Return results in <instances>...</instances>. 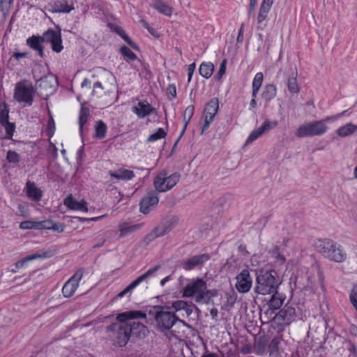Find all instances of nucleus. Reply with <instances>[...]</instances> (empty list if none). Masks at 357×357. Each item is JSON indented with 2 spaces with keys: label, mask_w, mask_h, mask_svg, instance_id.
<instances>
[{
  "label": "nucleus",
  "mask_w": 357,
  "mask_h": 357,
  "mask_svg": "<svg viewBox=\"0 0 357 357\" xmlns=\"http://www.w3.org/2000/svg\"><path fill=\"white\" fill-rule=\"evenodd\" d=\"M151 6L160 14L167 17H171L174 12L172 6L160 0H154L151 4Z\"/></svg>",
  "instance_id": "a878e982"
},
{
  "label": "nucleus",
  "mask_w": 357,
  "mask_h": 357,
  "mask_svg": "<svg viewBox=\"0 0 357 357\" xmlns=\"http://www.w3.org/2000/svg\"><path fill=\"white\" fill-rule=\"evenodd\" d=\"M1 126L5 130V137L11 139L15 130V124L8 121V112L6 109H1Z\"/></svg>",
  "instance_id": "5701e85b"
},
{
  "label": "nucleus",
  "mask_w": 357,
  "mask_h": 357,
  "mask_svg": "<svg viewBox=\"0 0 357 357\" xmlns=\"http://www.w3.org/2000/svg\"><path fill=\"white\" fill-rule=\"evenodd\" d=\"M155 111V108L146 100L139 101L132 107V112L139 119L146 118Z\"/></svg>",
  "instance_id": "a211bd4d"
},
{
  "label": "nucleus",
  "mask_w": 357,
  "mask_h": 357,
  "mask_svg": "<svg viewBox=\"0 0 357 357\" xmlns=\"http://www.w3.org/2000/svg\"><path fill=\"white\" fill-rule=\"evenodd\" d=\"M130 327L132 328V331H133L134 333H135V330L139 331V333H137V335L139 336H144L148 332L147 328L141 323H134L133 325Z\"/></svg>",
  "instance_id": "c03bdc74"
},
{
  "label": "nucleus",
  "mask_w": 357,
  "mask_h": 357,
  "mask_svg": "<svg viewBox=\"0 0 357 357\" xmlns=\"http://www.w3.org/2000/svg\"><path fill=\"white\" fill-rule=\"evenodd\" d=\"M52 229L59 232V233H61L64 231L65 229V225L62 223H52Z\"/></svg>",
  "instance_id": "5fc2aeb1"
},
{
  "label": "nucleus",
  "mask_w": 357,
  "mask_h": 357,
  "mask_svg": "<svg viewBox=\"0 0 357 357\" xmlns=\"http://www.w3.org/2000/svg\"><path fill=\"white\" fill-rule=\"evenodd\" d=\"M273 3V0H263L258 14H257V29L258 30L263 31L266 27V24L265 23V20H266L268 13L271 10L272 4Z\"/></svg>",
  "instance_id": "4468645a"
},
{
  "label": "nucleus",
  "mask_w": 357,
  "mask_h": 357,
  "mask_svg": "<svg viewBox=\"0 0 357 357\" xmlns=\"http://www.w3.org/2000/svg\"><path fill=\"white\" fill-rule=\"evenodd\" d=\"M278 126V121L277 120H269L266 119L262 125L260 126L264 133H266L271 130L274 129Z\"/></svg>",
  "instance_id": "58836bf2"
},
{
  "label": "nucleus",
  "mask_w": 357,
  "mask_h": 357,
  "mask_svg": "<svg viewBox=\"0 0 357 357\" xmlns=\"http://www.w3.org/2000/svg\"><path fill=\"white\" fill-rule=\"evenodd\" d=\"M296 313L294 307H287L280 310L275 316V320L281 325H289L296 319Z\"/></svg>",
  "instance_id": "f3484780"
},
{
  "label": "nucleus",
  "mask_w": 357,
  "mask_h": 357,
  "mask_svg": "<svg viewBox=\"0 0 357 357\" xmlns=\"http://www.w3.org/2000/svg\"><path fill=\"white\" fill-rule=\"evenodd\" d=\"M94 137L102 139L106 137L107 126L102 121L100 120L96 121L94 126Z\"/></svg>",
  "instance_id": "c756f323"
},
{
  "label": "nucleus",
  "mask_w": 357,
  "mask_h": 357,
  "mask_svg": "<svg viewBox=\"0 0 357 357\" xmlns=\"http://www.w3.org/2000/svg\"><path fill=\"white\" fill-rule=\"evenodd\" d=\"M13 0H1V4H3V6L8 9L10 4L12 3Z\"/></svg>",
  "instance_id": "e2e57ef3"
},
{
  "label": "nucleus",
  "mask_w": 357,
  "mask_h": 357,
  "mask_svg": "<svg viewBox=\"0 0 357 357\" xmlns=\"http://www.w3.org/2000/svg\"><path fill=\"white\" fill-rule=\"evenodd\" d=\"M179 179L180 175L177 173L167 175V172H161L154 179V186L158 192H166L176 185Z\"/></svg>",
  "instance_id": "6e6552de"
},
{
  "label": "nucleus",
  "mask_w": 357,
  "mask_h": 357,
  "mask_svg": "<svg viewBox=\"0 0 357 357\" xmlns=\"http://www.w3.org/2000/svg\"><path fill=\"white\" fill-rule=\"evenodd\" d=\"M264 132L261 130L260 126L256 129H254L248 135L245 146H247L250 144H251L252 142L258 139L259 137H261L262 135H264Z\"/></svg>",
  "instance_id": "ea45409f"
},
{
  "label": "nucleus",
  "mask_w": 357,
  "mask_h": 357,
  "mask_svg": "<svg viewBox=\"0 0 357 357\" xmlns=\"http://www.w3.org/2000/svg\"><path fill=\"white\" fill-rule=\"evenodd\" d=\"M283 301L284 299L281 296H280L278 294H274L269 301L268 305L271 308L276 310L282 306Z\"/></svg>",
  "instance_id": "e433bc0d"
},
{
  "label": "nucleus",
  "mask_w": 357,
  "mask_h": 357,
  "mask_svg": "<svg viewBox=\"0 0 357 357\" xmlns=\"http://www.w3.org/2000/svg\"><path fill=\"white\" fill-rule=\"evenodd\" d=\"M208 255L205 254L194 256L183 262L182 267L183 269L189 271L197 266L203 264L204 262L208 261Z\"/></svg>",
  "instance_id": "4be33fe9"
},
{
  "label": "nucleus",
  "mask_w": 357,
  "mask_h": 357,
  "mask_svg": "<svg viewBox=\"0 0 357 357\" xmlns=\"http://www.w3.org/2000/svg\"><path fill=\"white\" fill-rule=\"evenodd\" d=\"M44 257H45V255L38 254V253H35V254L29 255V256L23 258L22 259L18 261L16 263L15 266L18 269L24 268L29 261L39 259V258H42Z\"/></svg>",
  "instance_id": "473e14b6"
},
{
  "label": "nucleus",
  "mask_w": 357,
  "mask_h": 357,
  "mask_svg": "<svg viewBox=\"0 0 357 357\" xmlns=\"http://www.w3.org/2000/svg\"><path fill=\"white\" fill-rule=\"evenodd\" d=\"M314 246L318 252L331 261L342 262L346 259V252L341 246L330 239H319Z\"/></svg>",
  "instance_id": "20e7f679"
},
{
  "label": "nucleus",
  "mask_w": 357,
  "mask_h": 357,
  "mask_svg": "<svg viewBox=\"0 0 357 357\" xmlns=\"http://www.w3.org/2000/svg\"><path fill=\"white\" fill-rule=\"evenodd\" d=\"M277 94V88L273 84H266L264 86L261 97L266 102H269L273 100Z\"/></svg>",
  "instance_id": "c85d7f7f"
},
{
  "label": "nucleus",
  "mask_w": 357,
  "mask_h": 357,
  "mask_svg": "<svg viewBox=\"0 0 357 357\" xmlns=\"http://www.w3.org/2000/svg\"><path fill=\"white\" fill-rule=\"evenodd\" d=\"M73 8L67 3L66 0H61L55 3L54 11L56 13H69Z\"/></svg>",
  "instance_id": "f704fd0d"
},
{
  "label": "nucleus",
  "mask_w": 357,
  "mask_h": 357,
  "mask_svg": "<svg viewBox=\"0 0 357 357\" xmlns=\"http://www.w3.org/2000/svg\"><path fill=\"white\" fill-rule=\"evenodd\" d=\"M195 112V107L193 105H189L187 107L183 114V123H185V126H188L190 123Z\"/></svg>",
  "instance_id": "a19ab883"
},
{
  "label": "nucleus",
  "mask_w": 357,
  "mask_h": 357,
  "mask_svg": "<svg viewBox=\"0 0 357 357\" xmlns=\"http://www.w3.org/2000/svg\"><path fill=\"white\" fill-rule=\"evenodd\" d=\"M252 286V278L248 270L243 269L236 277L235 287L239 293L248 292Z\"/></svg>",
  "instance_id": "9d476101"
},
{
  "label": "nucleus",
  "mask_w": 357,
  "mask_h": 357,
  "mask_svg": "<svg viewBox=\"0 0 357 357\" xmlns=\"http://www.w3.org/2000/svg\"><path fill=\"white\" fill-rule=\"evenodd\" d=\"M121 37L135 50H138V47L124 33H120Z\"/></svg>",
  "instance_id": "6e6d98bb"
},
{
  "label": "nucleus",
  "mask_w": 357,
  "mask_h": 357,
  "mask_svg": "<svg viewBox=\"0 0 357 357\" xmlns=\"http://www.w3.org/2000/svg\"><path fill=\"white\" fill-rule=\"evenodd\" d=\"M178 219L174 217L167 221L162 226L158 227L149 234L145 238L146 241H151L160 236H162L169 233L178 223Z\"/></svg>",
  "instance_id": "9b49d317"
},
{
  "label": "nucleus",
  "mask_w": 357,
  "mask_h": 357,
  "mask_svg": "<svg viewBox=\"0 0 357 357\" xmlns=\"http://www.w3.org/2000/svg\"><path fill=\"white\" fill-rule=\"evenodd\" d=\"M52 222L49 220L38 221V229H52Z\"/></svg>",
  "instance_id": "3c124183"
},
{
  "label": "nucleus",
  "mask_w": 357,
  "mask_h": 357,
  "mask_svg": "<svg viewBox=\"0 0 357 357\" xmlns=\"http://www.w3.org/2000/svg\"><path fill=\"white\" fill-rule=\"evenodd\" d=\"M140 228L139 225H128L126 223H123L120 225L119 226V232H120V236L124 237L127 235H128L130 233L134 232L135 231L139 229Z\"/></svg>",
  "instance_id": "72a5a7b5"
},
{
  "label": "nucleus",
  "mask_w": 357,
  "mask_h": 357,
  "mask_svg": "<svg viewBox=\"0 0 357 357\" xmlns=\"http://www.w3.org/2000/svg\"><path fill=\"white\" fill-rule=\"evenodd\" d=\"M159 266H156L152 268H150L146 273L139 276L134 281H132L128 287H126L123 291L119 292L117 294V297L122 298L128 293L131 292L140 283H142L144 281H146L147 279L151 277L159 269Z\"/></svg>",
  "instance_id": "ddd939ff"
},
{
  "label": "nucleus",
  "mask_w": 357,
  "mask_h": 357,
  "mask_svg": "<svg viewBox=\"0 0 357 357\" xmlns=\"http://www.w3.org/2000/svg\"><path fill=\"white\" fill-rule=\"evenodd\" d=\"M63 204L70 210L88 212V204L84 199L77 200L72 195H69L63 200Z\"/></svg>",
  "instance_id": "6ab92c4d"
},
{
  "label": "nucleus",
  "mask_w": 357,
  "mask_h": 357,
  "mask_svg": "<svg viewBox=\"0 0 357 357\" xmlns=\"http://www.w3.org/2000/svg\"><path fill=\"white\" fill-rule=\"evenodd\" d=\"M347 110H344V111H343L340 113L336 114L335 115L326 116L321 121H324V123H326V124L327 122H333V121H337L340 118L342 117L343 116H344L347 114Z\"/></svg>",
  "instance_id": "8fccbe9b"
},
{
  "label": "nucleus",
  "mask_w": 357,
  "mask_h": 357,
  "mask_svg": "<svg viewBox=\"0 0 357 357\" xmlns=\"http://www.w3.org/2000/svg\"><path fill=\"white\" fill-rule=\"evenodd\" d=\"M20 228L22 229H38V221L26 220L22 222Z\"/></svg>",
  "instance_id": "a18cd8bd"
},
{
  "label": "nucleus",
  "mask_w": 357,
  "mask_h": 357,
  "mask_svg": "<svg viewBox=\"0 0 357 357\" xmlns=\"http://www.w3.org/2000/svg\"><path fill=\"white\" fill-rule=\"evenodd\" d=\"M120 52L128 62L137 60V55L134 52H132V50L128 47H121L120 49Z\"/></svg>",
  "instance_id": "4c0bfd02"
},
{
  "label": "nucleus",
  "mask_w": 357,
  "mask_h": 357,
  "mask_svg": "<svg viewBox=\"0 0 357 357\" xmlns=\"http://www.w3.org/2000/svg\"><path fill=\"white\" fill-rule=\"evenodd\" d=\"M349 351L351 353V355L349 357H356V346L354 345V344H351V346H350V348H349Z\"/></svg>",
  "instance_id": "bf43d9fd"
},
{
  "label": "nucleus",
  "mask_w": 357,
  "mask_h": 357,
  "mask_svg": "<svg viewBox=\"0 0 357 357\" xmlns=\"http://www.w3.org/2000/svg\"><path fill=\"white\" fill-rule=\"evenodd\" d=\"M215 295L211 290L207 289L206 282L200 278L190 280L183 291V296L191 298L196 296L195 301L199 303H208L212 296Z\"/></svg>",
  "instance_id": "7ed1b4c3"
},
{
  "label": "nucleus",
  "mask_w": 357,
  "mask_h": 357,
  "mask_svg": "<svg viewBox=\"0 0 357 357\" xmlns=\"http://www.w3.org/2000/svg\"><path fill=\"white\" fill-rule=\"evenodd\" d=\"M219 108V102L218 99L213 98L211 100L207 105L205 106L202 119L204 120V124L202 127V134H204L206 131L211 123L213 121L214 118L218 112Z\"/></svg>",
  "instance_id": "1a4fd4ad"
},
{
  "label": "nucleus",
  "mask_w": 357,
  "mask_h": 357,
  "mask_svg": "<svg viewBox=\"0 0 357 357\" xmlns=\"http://www.w3.org/2000/svg\"><path fill=\"white\" fill-rule=\"evenodd\" d=\"M168 310L166 307L157 305L149 310V314L153 317L158 330L161 332L169 331L177 323L183 327L188 326L186 323L181 320L174 312Z\"/></svg>",
  "instance_id": "f03ea898"
},
{
  "label": "nucleus",
  "mask_w": 357,
  "mask_h": 357,
  "mask_svg": "<svg viewBox=\"0 0 357 357\" xmlns=\"http://www.w3.org/2000/svg\"><path fill=\"white\" fill-rule=\"evenodd\" d=\"M167 135L166 131L162 128H158L154 133L151 134L149 138V142H155L157 140H159L160 139L165 138Z\"/></svg>",
  "instance_id": "79ce46f5"
},
{
  "label": "nucleus",
  "mask_w": 357,
  "mask_h": 357,
  "mask_svg": "<svg viewBox=\"0 0 357 357\" xmlns=\"http://www.w3.org/2000/svg\"><path fill=\"white\" fill-rule=\"evenodd\" d=\"M83 276L81 271H77L75 274L65 283L62 289V292L66 298L71 297L79 287L80 280Z\"/></svg>",
  "instance_id": "f8f14e48"
},
{
  "label": "nucleus",
  "mask_w": 357,
  "mask_h": 357,
  "mask_svg": "<svg viewBox=\"0 0 357 357\" xmlns=\"http://www.w3.org/2000/svg\"><path fill=\"white\" fill-rule=\"evenodd\" d=\"M168 91L172 95L173 98H175L176 96V89L174 86H169L168 87Z\"/></svg>",
  "instance_id": "052dcab7"
},
{
  "label": "nucleus",
  "mask_w": 357,
  "mask_h": 357,
  "mask_svg": "<svg viewBox=\"0 0 357 357\" xmlns=\"http://www.w3.org/2000/svg\"><path fill=\"white\" fill-rule=\"evenodd\" d=\"M276 280L271 271H259L257 273L255 292L262 295H267L275 292Z\"/></svg>",
  "instance_id": "423d86ee"
},
{
  "label": "nucleus",
  "mask_w": 357,
  "mask_h": 357,
  "mask_svg": "<svg viewBox=\"0 0 357 357\" xmlns=\"http://www.w3.org/2000/svg\"><path fill=\"white\" fill-rule=\"evenodd\" d=\"M226 66L227 61L225 59L221 63L219 70L215 75L216 79L220 80L222 77L223 75L225 73L226 71Z\"/></svg>",
  "instance_id": "603ef678"
},
{
  "label": "nucleus",
  "mask_w": 357,
  "mask_h": 357,
  "mask_svg": "<svg viewBox=\"0 0 357 357\" xmlns=\"http://www.w3.org/2000/svg\"><path fill=\"white\" fill-rule=\"evenodd\" d=\"M166 308H172L175 312L183 310L187 316H189L192 312V305L188 303L186 301L181 300L173 302L171 307L166 306Z\"/></svg>",
  "instance_id": "bb28decb"
},
{
  "label": "nucleus",
  "mask_w": 357,
  "mask_h": 357,
  "mask_svg": "<svg viewBox=\"0 0 357 357\" xmlns=\"http://www.w3.org/2000/svg\"><path fill=\"white\" fill-rule=\"evenodd\" d=\"M89 115V110L87 107H85L84 106H82L79 114V130L82 132L83 130V126L88 121V117Z\"/></svg>",
  "instance_id": "c9c22d12"
},
{
  "label": "nucleus",
  "mask_w": 357,
  "mask_h": 357,
  "mask_svg": "<svg viewBox=\"0 0 357 357\" xmlns=\"http://www.w3.org/2000/svg\"><path fill=\"white\" fill-rule=\"evenodd\" d=\"M256 3H257V0H250V11L255 10Z\"/></svg>",
  "instance_id": "69168bd1"
},
{
  "label": "nucleus",
  "mask_w": 357,
  "mask_h": 357,
  "mask_svg": "<svg viewBox=\"0 0 357 357\" xmlns=\"http://www.w3.org/2000/svg\"><path fill=\"white\" fill-rule=\"evenodd\" d=\"M298 73L296 69H292L287 73V86L291 93H298L300 87L297 83Z\"/></svg>",
  "instance_id": "b1692460"
},
{
  "label": "nucleus",
  "mask_w": 357,
  "mask_h": 357,
  "mask_svg": "<svg viewBox=\"0 0 357 357\" xmlns=\"http://www.w3.org/2000/svg\"><path fill=\"white\" fill-rule=\"evenodd\" d=\"M272 255L279 265H283L285 263V258L279 252L278 248H274L272 250Z\"/></svg>",
  "instance_id": "09e8293b"
},
{
  "label": "nucleus",
  "mask_w": 357,
  "mask_h": 357,
  "mask_svg": "<svg viewBox=\"0 0 357 357\" xmlns=\"http://www.w3.org/2000/svg\"><path fill=\"white\" fill-rule=\"evenodd\" d=\"M214 70V66L212 63H202L199 66V73L204 78H209Z\"/></svg>",
  "instance_id": "2f4dec72"
},
{
  "label": "nucleus",
  "mask_w": 357,
  "mask_h": 357,
  "mask_svg": "<svg viewBox=\"0 0 357 357\" xmlns=\"http://www.w3.org/2000/svg\"><path fill=\"white\" fill-rule=\"evenodd\" d=\"M35 91L31 82L23 80L16 84L14 98L19 102L31 105Z\"/></svg>",
  "instance_id": "0eeeda50"
},
{
  "label": "nucleus",
  "mask_w": 357,
  "mask_h": 357,
  "mask_svg": "<svg viewBox=\"0 0 357 357\" xmlns=\"http://www.w3.org/2000/svg\"><path fill=\"white\" fill-rule=\"evenodd\" d=\"M188 126H185V123H184L183 125V128L182 129V130L181 131V133H180V135L178 138V141L182 137V136L183 135V134L185 133V130H186V128H187Z\"/></svg>",
  "instance_id": "774afa93"
},
{
  "label": "nucleus",
  "mask_w": 357,
  "mask_h": 357,
  "mask_svg": "<svg viewBox=\"0 0 357 357\" xmlns=\"http://www.w3.org/2000/svg\"><path fill=\"white\" fill-rule=\"evenodd\" d=\"M26 197L31 201L38 202L43 197V191L35 183L28 181L24 188Z\"/></svg>",
  "instance_id": "aec40b11"
},
{
  "label": "nucleus",
  "mask_w": 357,
  "mask_h": 357,
  "mask_svg": "<svg viewBox=\"0 0 357 357\" xmlns=\"http://www.w3.org/2000/svg\"><path fill=\"white\" fill-rule=\"evenodd\" d=\"M105 215H100V216H97V217H93V218H89V222L90 221H98V220H100L101 219H102Z\"/></svg>",
  "instance_id": "338daca9"
},
{
  "label": "nucleus",
  "mask_w": 357,
  "mask_h": 357,
  "mask_svg": "<svg viewBox=\"0 0 357 357\" xmlns=\"http://www.w3.org/2000/svg\"><path fill=\"white\" fill-rule=\"evenodd\" d=\"M349 301L357 312V284H354L349 292Z\"/></svg>",
  "instance_id": "37998d69"
},
{
  "label": "nucleus",
  "mask_w": 357,
  "mask_h": 357,
  "mask_svg": "<svg viewBox=\"0 0 357 357\" xmlns=\"http://www.w3.org/2000/svg\"><path fill=\"white\" fill-rule=\"evenodd\" d=\"M278 343L279 342L277 339L271 340L268 346L269 355L271 357H277Z\"/></svg>",
  "instance_id": "de8ad7c7"
},
{
  "label": "nucleus",
  "mask_w": 357,
  "mask_h": 357,
  "mask_svg": "<svg viewBox=\"0 0 357 357\" xmlns=\"http://www.w3.org/2000/svg\"><path fill=\"white\" fill-rule=\"evenodd\" d=\"M56 83V78L53 75L47 76L43 77L40 81V86L43 88H47L49 84H53Z\"/></svg>",
  "instance_id": "49530a36"
},
{
  "label": "nucleus",
  "mask_w": 357,
  "mask_h": 357,
  "mask_svg": "<svg viewBox=\"0 0 357 357\" xmlns=\"http://www.w3.org/2000/svg\"><path fill=\"white\" fill-rule=\"evenodd\" d=\"M28 53L27 52H22V53H15L13 56L17 59H20L22 58L27 56Z\"/></svg>",
  "instance_id": "0e129e2a"
},
{
  "label": "nucleus",
  "mask_w": 357,
  "mask_h": 357,
  "mask_svg": "<svg viewBox=\"0 0 357 357\" xmlns=\"http://www.w3.org/2000/svg\"><path fill=\"white\" fill-rule=\"evenodd\" d=\"M195 67H196V65H195V63H192L190 64L188 66V82H190V80L192 79V77L193 73L195 71Z\"/></svg>",
  "instance_id": "4d7b16f0"
},
{
  "label": "nucleus",
  "mask_w": 357,
  "mask_h": 357,
  "mask_svg": "<svg viewBox=\"0 0 357 357\" xmlns=\"http://www.w3.org/2000/svg\"><path fill=\"white\" fill-rule=\"evenodd\" d=\"M146 318V314L142 311H128L119 314L116 317V319L122 323L123 324L120 326H117L116 324H114L112 326V330L117 331L116 333V343L119 346L122 347L126 344L128 342L129 337L130 336V333L132 332V328L130 326L126 324H124L128 320L130 319H145Z\"/></svg>",
  "instance_id": "f257e3e1"
},
{
  "label": "nucleus",
  "mask_w": 357,
  "mask_h": 357,
  "mask_svg": "<svg viewBox=\"0 0 357 357\" xmlns=\"http://www.w3.org/2000/svg\"><path fill=\"white\" fill-rule=\"evenodd\" d=\"M109 174L111 177L123 181H129L135 177L132 171L123 168L119 169L116 172H109Z\"/></svg>",
  "instance_id": "cd10ccee"
},
{
  "label": "nucleus",
  "mask_w": 357,
  "mask_h": 357,
  "mask_svg": "<svg viewBox=\"0 0 357 357\" xmlns=\"http://www.w3.org/2000/svg\"><path fill=\"white\" fill-rule=\"evenodd\" d=\"M18 208L21 215L26 217L29 215V210L26 206L23 205H19Z\"/></svg>",
  "instance_id": "13d9d810"
},
{
  "label": "nucleus",
  "mask_w": 357,
  "mask_h": 357,
  "mask_svg": "<svg viewBox=\"0 0 357 357\" xmlns=\"http://www.w3.org/2000/svg\"><path fill=\"white\" fill-rule=\"evenodd\" d=\"M356 132L357 125L349 122L340 126L335 130V134L340 138H345L354 135Z\"/></svg>",
  "instance_id": "393cba45"
},
{
  "label": "nucleus",
  "mask_w": 357,
  "mask_h": 357,
  "mask_svg": "<svg viewBox=\"0 0 357 357\" xmlns=\"http://www.w3.org/2000/svg\"><path fill=\"white\" fill-rule=\"evenodd\" d=\"M7 160L10 162L17 163L19 160V155L15 151H8L7 153Z\"/></svg>",
  "instance_id": "864d4df0"
},
{
  "label": "nucleus",
  "mask_w": 357,
  "mask_h": 357,
  "mask_svg": "<svg viewBox=\"0 0 357 357\" xmlns=\"http://www.w3.org/2000/svg\"><path fill=\"white\" fill-rule=\"evenodd\" d=\"M45 40L51 44L52 49L55 52H61L63 49L61 33L53 30H48L45 33Z\"/></svg>",
  "instance_id": "2eb2a0df"
},
{
  "label": "nucleus",
  "mask_w": 357,
  "mask_h": 357,
  "mask_svg": "<svg viewBox=\"0 0 357 357\" xmlns=\"http://www.w3.org/2000/svg\"><path fill=\"white\" fill-rule=\"evenodd\" d=\"M328 130V126L323 121H313L298 126L295 135L298 138L321 136Z\"/></svg>",
  "instance_id": "39448f33"
},
{
  "label": "nucleus",
  "mask_w": 357,
  "mask_h": 357,
  "mask_svg": "<svg viewBox=\"0 0 357 357\" xmlns=\"http://www.w3.org/2000/svg\"><path fill=\"white\" fill-rule=\"evenodd\" d=\"M256 98L252 96V100L250 102V109H254L257 107V102H256Z\"/></svg>",
  "instance_id": "680f3d73"
},
{
  "label": "nucleus",
  "mask_w": 357,
  "mask_h": 357,
  "mask_svg": "<svg viewBox=\"0 0 357 357\" xmlns=\"http://www.w3.org/2000/svg\"><path fill=\"white\" fill-rule=\"evenodd\" d=\"M158 197L155 192H148L141 200L140 211L148 214L158 204Z\"/></svg>",
  "instance_id": "dca6fc26"
},
{
  "label": "nucleus",
  "mask_w": 357,
  "mask_h": 357,
  "mask_svg": "<svg viewBox=\"0 0 357 357\" xmlns=\"http://www.w3.org/2000/svg\"><path fill=\"white\" fill-rule=\"evenodd\" d=\"M264 81V75L262 73H257L252 80V96L257 97V93L261 86Z\"/></svg>",
  "instance_id": "7c9ffc66"
},
{
  "label": "nucleus",
  "mask_w": 357,
  "mask_h": 357,
  "mask_svg": "<svg viewBox=\"0 0 357 357\" xmlns=\"http://www.w3.org/2000/svg\"><path fill=\"white\" fill-rule=\"evenodd\" d=\"M45 36H33L26 40V44L33 50L37 52L38 54L40 57H43L44 52H43V44L45 43Z\"/></svg>",
  "instance_id": "412c9836"
}]
</instances>
